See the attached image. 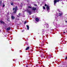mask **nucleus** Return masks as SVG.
Instances as JSON below:
<instances>
[{"label": "nucleus", "mask_w": 67, "mask_h": 67, "mask_svg": "<svg viewBox=\"0 0 67 67\" xmlns=\"http://www.w3.org/2000/svg\"><path fill=\"white\" fill-rule=\"evenodd\" d=\"M4 6H5V5L4 4V3L3 4V7H4Z\"/></svg>", "instance_id": "obj_19"}, {"label": "nucleus", "mask_w": 67, "mask_h": 67, "mask_svg": "<svg viewBox=\"0 0 67 67\" xmlns=\"http://www.w3.org/2000/svg\"><path fill=\"white\" fill-rule=\"evenodd\" d=\"M63 34H64V33H65V32H63Z\"/></svg>", "instance_id": "obj_27"}, {"label": "nucleus", "mask_w": 67, "mask_h": 67, "mask_svg": "<svg viewBox=\"0 0 67 67\" xmlns=\"http://www.w3.org/2000/svg\"><path fill=\"white\" fill-rule=\"evenodd\" d=\"M42 32H44V31L43 30H42Z\"/></svg>", "instance_id": "obj_26"}, {"label": "nucleus", "mask_w": 67, "mask_h": 67, "mask_svg": "<svg viewBox=\"0 0 67 67\" xmlns=\"http://www.w3.org/2000/svg\"><path fill=\"white\" fill-rule=\"evenodd\" d=\"M11 18L12 20H14V19H15V17L13 16H11Z\"/></svg>", "instance_id": "obj_8"}, {"label": "nucleus", "mask_w": 67, "mask_h": 67, "mask_svg": "<svg viewBox=\"0 0 67 67\" xmlns=\"http://www.w3.org/2000/svg\"><path fill=\"white\" fill-rule=\"evenodd\" d=\"M2 5V1H0V6H1Z\"/></svg>", "instance_id": "obj_11"}, {"label": "nucleus", "mask_w": 67, "mask_h": 67, "mask_svg": "<svg viewBox=\"0 0 67 67\" xmlns=\"http://www.w3.org/2000/svg\"><path fill=\"white\" fill-rule=\"evenodd\" d=\"M46 27H48L49 26H48V25H46Z\"/></svg>", "instance_id": "obj_18"}, {"label": "nucleus", "mask_w": 67, "mask_h": 67, "mask_svg": "<svg viewBox=\"0 0 67 67\" xmlns=\"http://www.w3.org/2000/svg\"><path fill=\"white\" fill-rule=\"evenodd\" d=\"M19 16H20V15H21V13H19L18 14Z\"/></svg>", "instance_id": "obj_15"}, {"label": "nucleus", "mask_w": 67, "mask_h": 67, "mask_svg": "<svg viewBox=\"0 0 67 67\" xmlns=\"http://www.w3.org/2000/svg\"><path fill=\"white\" fill-rule=\"evenodd\" d=\"M28 12L29 13V14H31L32 13V12L31 11H28Z\"/></svg>", "instance_id": "obj_6"}, {"label": "nucleus", "mask_w": 67, "mask_h": 67, "mask_svg": "<svg viewBox=\"0 0 67 67\" xmlns=\"http://www.w3.org/2000/svg\"><path fill=\"white\" fill-rule=\"evenodd\" d=\"M57 10L58 11H59V13L58 15L59 16H62V15H63V13L62 12H61L59 10V9H57Z\"/></svg>", "instance_id": "obj_2"}, {"label": "nucleus", "mask_w": 67, "mask_h": 67, "mask_svg": "<svg viewBox=\"0 0 67 67\" xmlns=\"http://www.w3.org/2000/svg\"><path fill=\"white\" fill-rule=\"evenodd\" d=\"M51 58V57H49V59Z\"/></svg>", "instance_id": "obj_28"}, {"label": "nucleus", "mask_w": 67, "mask_h": 67, "mask_svg": "<svg viewBox=\"0 0 67 67\" xmlns=\"http://www.w3.org/2000/svg\"><path fill=\"white\" fill-rule=\"evenodd\" d=\"M35 20L37 22H38V21H39V19H38V18H36L35 19Z\"/></svg>", "instance_id": "obj_7"}, {"label": "nucleus", "mask_w": 67, "mask_h": 67, "mask_svg": "<svg viewBox=\"0 0 67 67\" xmlns=\"http://www.w3.org/2000/svg\"><path fill=\"white\" fill-rule=\"evenodd\" d=\"M47 9L48 11V12H49V10H50V7H49V6H47Z\"/></svg>", "instance_id": "obj_4"}, {"label": "nucleus", "mask_w": 67, "mask_h": 67, "mask_svg": "<svg viewBox=\"0 0 67 67\" xmlns=\"http://www.w3.org/2000/svg\"><path fill=\"white\" fill-rule=\"evenodd\" d=\"M26 67H28V66H26Z\"/></svg>", "instance_id": "obj_32"}, {"label": "nucleus", "mask_w": 67, "mask_h": 67, "mask_svg": "<svg viewBox=\"0 0 67 67\" xmlns=\"http://www.w3.org/2000/svg\"><path fill=\"white\" fill-rule=\"evenodd\" d=\"M11 29V28L10 27H9L7 28V31H9L10 30V29Z\"/></svg>", "instance_id": "obj_10"}, {"label": "nucleus", "mask_w": 67, "mask_h": 67, "mask_svg": "<svg viewBox=\"0 0 67 67\" xmlns=\"http://www.w3.org/2000/svg\"><path fill=\"white\" fill-rule=\"evenodd\" d=\"M43 8L44 10L45 9V7L44 6H43Z\"/></svg>", "instance_id": "obj_17"}, {"label": "nucleus", "mask_w": 67, "mask_h": 67, "mask_svg": "<svg viewBox=\"0 0 67 67\" xmlns=\"http://www.w3.org/2000/svg\"><path fill=\"white\" fill-rule=\"evenodd\" d=\"M22 32H23V31H22Z\"/></svg>", "instance_id": "obj_29"}, {"label": "nucleus", "mask_w": 67, "mask_h": 67, "mask_svg": "<svg viewBox=\"0 0 67 67\" xmlns=\"http://www.w3.org/2000/svg\"><path fill=\"white\" fill-rule=\"evenodd\" d=\"M23 6V5L22 4H21L20 5V7H22Z\"/></svg>", "instance_id": "obj_16"}, {"label": "nucleus", "mask_w": 67, "mask_h": 67, "mask_svg": "<svg viewBox=\"0 0 67 67\" xmlns=\"http://www.w3.org/2000/svg\"><path fill=\"white\" fill-rule=\"evenodd\" d=\"M1 32V30H0V32Z\"/></svg>", "instance_id": "obj_31"}, {"label": "nucleus", "mask_w": 67, "mask_h": 67, "mask_svg": "<svg viewBox=\"0 0 67 67\" xmlns=\"http://www.w3.org/2000/svg\"><path fill=\"white\" fill-rule=\"evenodd\" d=\"M29 47H27V48H26V50H28V49H29Z\"/></svg>", "instance_id": "obj_14"}, {"label": "nucleus", "mask_w": 67, "mask_h": 67, "mask_svg": "<svg viewBox=\"0 0 67 67\" xmlns=\"http://www.w3.org/2000/svg\"><path fill=\"white\" fill-rule=\"evenodd\" d=\"M17 10H18V7L17 6H16L15 8H13V11H14V10H15V11H14V13H16V11H17Z\"/></svg>", "instance_id": "obj_1"}, {"label": "nucleus", "mask_w": 67, "mask_h": 67, "mask_svg": "<svg viewBox=\"0 0 67 67\" xmlns=\"http://www.w3.org/2000/svg\"><path fill=\"white\" fill-rule=\"evenodd\" d=\"M0 22L1 23H2L3 24H4V22H3L1 21H0Z\"/></svg>", "instance_id": "obj_13"}, {"label": "nucleus", "mask_w": 67, "mask_h": 67, "mask_svg": "<svg viewBox=\"0 0 67 67\" xmlns=\"http://www.w3.org/2000/svg\"><path fill=\"white\" fill-rule=\"evenodd\" d=\"M45 7H46V6H47V4H45Z\"/></svg>", "instance_id": "obj_20"}, {"label": "nucleus", "mask_w": 67, "mask_h": 67, "mask_svg": "<svg viewBox=\"0 0 67 67\" xmlns=\"http://www.w3.org/2000/svg\"><path fill=\"white\" fill-rule=\"evenodd\" d=\"M26 27H27V30H29V25H27Z\"/></svg>", "instance_id": "obj_9"}, {"label": "nucleus", "mask_w": 67, "mask_h": 67, "mask_svg": "<svg viewBox=\"0 0 67 67\" xmlns=\"http://www.w3.org/2000/svg\"><path fill=\"white\" fill-rule=\"evenodd\" d=\"M10 4L11 5H14L13 2H11L10 3Z\"/></svg>", "instance_id": "obj_12"}, {"label": "nucleus", "mask_w": 67, "mask_h": 67, "mask_svg": "<svg viewBox=\"0 0 67 67\" xmlns=\"http://www.w3.org/2000/svg\"><path fill=\"white\" fill-rule=\"evenodd\" d=\"M55 18H57V17H58V16H57V15H56V16H55Z\"/></svg>", "instance_id": "obj_21"}, {"label": "nucleus", "mask_w": 67, "mask_h": 67, "mask_svg": "<svg viewBox=\"0 0 67 67\" xmlns=\"http://www.w3.org/2000/svg\"><path fill=\"white\" fill-rule=\"evenodd\" d=\"M51 31H52V30H51Z\"/></svg>", "instance_id": "obj_33"}, {"label": "nucleus", "mask_w": 67, "mask_h": 67, "mask_svg": "<svg viewBox=\"0 0 67 67\" xmlns=\"http://www.w3.org/2000/svg\"><path fill=\"white\" fill-rule=\"evenodd\" d=\"M34 5H35V6H37V5L36 4H34Z\"/></svg>", "instance_id": "obj_23"}, {"label": "nucleus", "mask_w": 67, "mask_h": 67, "mask_svg": "<svg viewBox=\"0 0 67 67\" xmlns=\"http://www.w3.org/2000/svg\"><path fill=\"white\" fill-rule=\"evenodd\" d=\"M28 8H31V7L30 6H29V7H28Z\"/></svg>", "instance_id": "obj_22"}, {"label": "nucleus", "mask_w": 67, "mask_h": 67, "mask_svg": "<svg viewBox=\"0 0 67 67\" xmlns=\"http://www.w3.org/2000/svg\"><path fill=\"white\" fill-rule=\"evenodd\" d=\"M26 22H24V24H26Z\"/></svg>", "instance_id": "obj_24"}, {"label": "nucleus", "mask_w": 67, "mask_h": 67, "mask_svg": "<svg viewBox=\"0 0 67 67\" xmlns=\"http://www.w3.org/2000/svg\"><path fill=\"white\" fill-rule=\"evenodd\" d=\"M36 10V8L35 7H33L32 8V10L34 11H35Z\"/></svg>", "instance_id": "obj_5"}, {"label": "nucleus", "mask_w": 67, "mask_h": 67, "mask_svg": "<svg viewBox=\"0 0 67 67\" xmlns=\"http://www.w3.org/2000/svg\"><path fill=\"white\" fill-rule=\"evenodd\" d=\"M59 0H55L54 1V5H56V3L57 2H59Z\"/></svg>", "instance_id": "obj_3"}, {"label": "nucleus", "mask_w": 67, "mask_h": 67, "mask_svg": "<svg viewBox=\"0 0 67 67\" xmlns=\"http://www.w3.org/2000/svg\"><path fill=\"white\" fill-rule=\"evenodd\" d=\"M66 59H67V57H66Z\"/></svg>", "instance_id": "obj_30"}, {"label": "nucleus", "mask_w": 67, "mask_h": 67, "mask_svg": "<svg viewBox=\"0 0 67 67\" xmlns=\"http://www.w3.org/2000/svg\"><path fill=\"white\" fill-rule=\"evenodd\" d=\"M65 22L66 23H67V20H65Z\"/></svg>", "instance_id": "obj_25"}]
</instances>
